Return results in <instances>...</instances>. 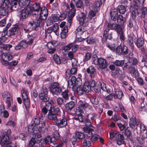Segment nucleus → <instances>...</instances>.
<instances>
[{"mask_svg": "<svg viewBox=\"0 0 147 147\" xmlns=\"http://www.w3.org/2000/svg\"><path fill=\"white\" fill-rule=\"evenodd\" d=\"M11 25L10 23L7 24L2 32V35L3 36H5L7 34L8 36H11L14 35L18 33L20 28V25L16 24L14 25L8 31H7L8 29L10 27Z\"/></svg>", "mask_w": 147, "mask_h": 147, "instance_id": "1", "label": "nucleus"}, {"mask_svg": "<svg viewBox=\"0 0 147 147\" xmlns=\"http://www.w3.org/2000/svg\"><path fill=\"white\" fill-rule=\"evenodd\" d=\"M12 47V45H1L0 47L1 49V51L3 53L2 54V59H4V61H7L10 60L12 59V55L7 53Z\"/></svg>", "mask_w": 147, "mask_h": 147, "instance_id": "2", "label": "nucleus"}, {"mask_svg": "<svg viewBox=\"0 0 147 147\" xmlns=\"http://www.w3.org/2000/svg\"><path fill=\"white\" fill-rule=\"evenodd\" d=\"M110 138L112 139L115 138V140L116 141L117 143L119 145L122 144H125V142L124 141L125 138L123 135L121 134L116 131H111L109 132Z\"/></svg>", "mask_w": 147, "mask_h": 147, "instance_id": "3", "label": "nucleus"}, {"mask_svg": "<svg viewBox=\"0 0 147 147\" xmlns=\"http://www.w3.org/2000/svg\"><path fill=\"white\" fill-rule=\"evenodd\" d=\"M61 111L60 109L57 107L56 108H52L47 115V118L50 120L54 121L57 120V116L60 114Z\"/></svg>", "mask_w": 147, "mask_h": 147, "instance_id": "4", "label": "nucleus"}, {"mask_svg": "<svg viewBox=\"0 0 147 147\" xmlns=\"http://www.w3.org/2000/svg\"><path fill=\"white\" fill-rule=\"evenodd\" d=\"M68 83L69 88H75V87H77L81 86L82 81L80 78H76L75 76H73L71 79L68 80Z\"/></svg>", "mask_w": 147, "mask_h": 147, "instance_id": "5", "label": "nucleus"}, {"mask_svg": "<svg viewBox=\"0 0 147 147\" xmlns=\"http://www.w3.org/2000/svg\"><path fill=\"white\" fill-rule=\"evenodd\" d=\"M76 36L80 38L82 40L86 39L88 36V34L87 31H84L83 27L79 26L76 29Z\"/></svg>", "mask_w": 147, "mask_h": 147, "instance_id": "6", "label": "nucleus"}, {"mask_svg": "<svg viewBox=\"0 0 147 147\" xmlns=\"http://www.w3.org/2000/svg\"><path fill=\"white\" fill-rule=\"evenodd\" d=\"M48 90L45 87L42 88V90L39 94V97L41 101L47 103L49 100V98L48 96Z\"/></svg>", "mask_w": 147, "mask_h": 147, "instance_id": "7", "label": "nucleus"}, {"mask_svg": "<svg viewBox=\"0 0 147 147\" xmlns=\"http://www.w3.org/2000/svg\"><path fill=\"white\" fill-rule=\"evenodd\" d=\"M50 90L53 94L57 95L59 94L61 91V88L57 82L53 83L50 87Z\"/></svg>", "mask_w": 147, "mask_h": 147, "instance_id": "8", "label": "nucleus"}, {"mask_svg": "<svg viewBox=\"0 0 147 147\" xmlns=\"http://www.w3.org/2000/svg\"><path fill=\"white\" fill-rule=\"evenodd\" d=\"M107 27L108 28V29H109V30L111 29L114 30L116 31L117 33L123 29L119 24L115 22L113 23H109L107 25Z\"/></svg>", "mask_w": 147, "mask_h": 147, "instance_id": "9", "label": "nucleus"}, {"mask_svg": "<svg viewBox=\"0 0 147 147\" xmlns=\"http://www.w3.org/2000/svg\"><path fill=\"white\" fill-rule=\"evenodd\" d=\"M23 0H12L11 3V9L12 11L17 10L19 7V5L21 3L23 4Z\"/></svg>", "mask_w": 147, "mask_h": 147, "instance_id": "10", "label": "nucleus"}, {"mask_svg": "<svg viewBox=\"0 0 147 147\" xmlns=\"http://www.w3.org/2000/svg\"><path fill=\"white\" fill-rule=\"evenodd\" d=\"M76 9H71L68 13L67 24L69 28L72 23V20L76 14Z\"/></svg>", "mask_w": 147, "mask_h": 147, "instance_id": "11", "label": "nucleus"}, {"mask_svg": "<svg viewBox=\"0 0 147 147\" xmlns=\"http://www.w3.org/2000/svg\"><path fill=\"white\" fill-rule=\"evenodd\" d=\"M52 105L50 102H48L45 104V106L42 109V112L40 113L41 117H43L47 113V111H49L52 109Z\"/></svg>", "mask_w": 147, "mask_h": 147, "instance_id": "12", "label": "nucleus"}, {"mask_svg": "<svg viewBox=\"0 0 147 147\" xmlns=\"http://www.w3.org/2000/svg\"><path fill=\"white\" fill-rule=\"evenodd\" d=\"M31 13V8L28 7L24 8L21 11L20 16L23 19H25L28 18L29 15Z\"/></svg>", "mask_w": 147, "mask_h": 147, "instance_id": "13", "label": "nucleus"}, {"mask_svg": "<svg viewBox=\"0 0 147 147\" xmlns=\"http://www.w3.org/2000/svg\"><path fill=\"white\" fill-rule=\"evenodd\" d=\"M56 125L59 128L65 127L67 124L66 119L65 118H60L59 119H57L55 121Z\"/></svg>", "mask_w": 147, "mask_h": 147, "instance_id": "14", "label": "nucleus"}, {"mask_svg": "<svg viewBox=\"0 0 147 147\" xmlns=\"http://www.w3.org/2000/svg\"><path fill=\"white\" fill-rule=\"evenodd\" d=\"M1 143L2 145L3 146H8L11 142L9 140V138L7 135H4L2 137L1 140L0 136V144Z\"/></svg>", "mask_w": 147, "mask_h": 147, "instance_id": "15", "label": "nucleus"}, {"mask_svg": "<svg viewBox=\"0 0 147 147\" xmlns=\"http://www.w3.org/2000/svg\"><path fill=\"white\" fill-rule=\"evenodd\" d=\"M139 124L138 120L136 118L131 117L130 119L129 124L130 127L132 129L137 128Z\"/></svg>", "mask_w": 147, "mask_h": 147, "instance_id": "16", "label": "nucleus"}, {"mask_svg": "<svg viewBox=\"0 0 147 147\" xmlns=\"http://www.w3.org/2000/svg\"><path fill=\"white\" fill-rule=\"evenodd\" d=\"M88 13V18L89 20H91L94 17L99 10V8L97 7H94Z\"/></svg>", "mask_w": 147, "mask_h": 147, "instance_id": "17", "label": "nucleus"}, {"mask_svg": "<svg viewBox=\"0 0 147 147\" xmlns=\"http://www.w3.org/2000/svg\"><path fill=\"white\" fill-rule=\"evenodd\" d=\"M87 72L91 78H94L96 75V71L94 67L90 66L86 69Z\"/></svg>", "mask_w": 147, "mask_h": 147, "instance_id": "18", "label": "nucleus"}, {"mask_svg": "<svg viewBox=\"0 0 147 147\" xmlns=\"http://www.w3.org/2000/svg\"><path fill=\"white\" fill-rule=\"evenodd\" d=\"M110 14L111 20L113 21H116L119 16L117 10L116 9H112L111 10Z\"/></svg>", "mask_w": 147, "mask_h": 147, "instance_id": "19", "label": "nucleus"}, {"mask_svg": "<svg viewBox=\"0 0 147 147\" xmlns=\"http://www.w3.org/2000/svg\"><path fill=\"white\" fill-rule=\"evenodd\" d=\"M47 45L48 48L47 52L51 54L54 53L56 49L55 48V45L53 42H49L47 43Z\"/></svg>", "mask_w": 147, "mask_h": 147, "instance_id": "20", "label": "nucleus"}, {"mask_svg": "<svg viewBox=\"0 0 147 147\" xmlns=\"http://www.w3.org/2000/svg\"><path fill=\"white\" fill-rule=\"evenodd\" d=\"M114 90L115 93L113 94L114 98H118L119 99H121L123 95L122 91L118 88H115Z\"/></svg>", "mask_w": 147, "mask_h": 147, "instance_id": "21", "label": "nucleus"}, {"mask_svg": "<svg viewBox=\"0 0 147 147\" xmlns=\"http://www.w3.org/2000/svg\"><path fill=\"white\" fill-rule=\"evenodd\" d=\"M28 47V45L24 40H21L20 43L16 46L15 49L16 50H19L22 49H25Z\"/></svg>", "mask_w": 147, "mask_h": 147, "instance_id": "22", "label": "nucleus"}, {"mask_svg": "<svg viewBox=\"0 0 147 147\" xmlns=\"http://www.w3.org/2000/svg\"><path fill=\"white\" fill-rule=\"evenodd\" d=\"M99 67L102 69H105L107 66V62L106 60L101 58H99L98 65Z\"/></svg>", "mask_w": 147, "mask_h": 147, "instance_id": "23", "label": "nucleus"}, {"mask_svg": "<svg viewBox=\"0 0 147 147\" xmlns=\"http://www.w3.org/2000/svg\"><path fill=\"white\" fill-rule=\"evenodd\" d=\"M0 6V16H5L7 14L8 11V5Z\"/></svg>", "mask_w": 147, "mask_h": 147, "instance_id": "24", "label": "nucleus"}, {"mask_svg": "<svg viewBox=\"0 0 147 147\" xmlns=\"http://www.w3.org/2000/svg\"><path fill=\"white\" fill-rule=\"evenodd\" d=\"M109 31V29H106L104 31L103 36L106 39L110 40L112 38V32Z\"/></svg>", "mask_w": 147, "mask_h": 147, "instance_id": "25", "label": "nucleus"}, {"mask_svg": "<svg viewBox=\"0 0 147 147\" xmlns=\"http://www.w3.org/2000/svg\"><path fill=\"white\" fill-rule=\"evenodd\" d=\"M34 22L36 27H40L42 26L44 23V20H43L40 17L36 19Z\"/></svg>", "mask_w": 147, "mask_h": 147, "instance_id": "26", "label": "nucleus"}, {"mask_svg": "<svg viewBox=\"0 0 147 147\" xmlns=\"http://www.w3.org/2000/svg\"><path fill=\"white\" fill-rule=\"evenodd\" d=\"M133 54L130 53L129 56L128 61L130 62L132 65L136 64L138 62L137 59L133 57Z\"/></svg>", "mask_w": 147, "mask_h": 147, "instance_id": "27", "label": "nucleus"}, {"mask_svg": "<svg viewBox=\"0 0 147 147\" xmlns=\"http://www.w3.org/2000/svg\"><path fill=\"white\" fill-rule=\"evenodd\" d=\"M91 142L89 139L88 135H87L83 141L82 145L83 147H90L91 146Z\"/></svg>", "mask_w": 147, "mask_h": 147, "instance_id": "28", "label": "nucleus"}, {"mask_svg": "<svg viewBox=\"0 0 147 147\" xmlns=\"http://www.w3.org/2000/svg\"><path fill=\"white\" fill-rule=\"evenodd\" d=\"M81 16L80 18V23L81 22L82 24L85 23H86L89 21L88 18H87L86 17V14L84 13H81Z\"/></svg>", "mask_w": 147, "mask_h": 147, "instance_id": "29", "label": "nucleus"}, {"mask_svg": "<svg viewBox=\"0 0 147 147\" xmlns=\"http://www.w3.org/2000/svg\"><path fill=\"white\" fill-rule=\"evenodd\" d=\"M75 102L71 101L67 103L65 105V107L66 110L68 111H71L75 106Z\"/></svg>", "mask_w": 147, "mask_h": 147, "instance_id": "30", "label": "nucleus"}, {"mask_svg": "<svg viewBox=\"0 0 147 147\" xmlns=\"http://www.w3.org/2000/svg\"><path fill=\"white\" fill-rule=\"evenodd\" d=\"M118 24L120 25H122L126 22V18H123V16L120 15H119V16L117 20Z\"/></svg>", "mask_w": 147, "mask_h": 147, "instance_id": "31", "label": "nucleus"}, {"mask_svg": "<svg viewBox=\"0 0 147 147\" xmlns=\"http://www.w3.org/2000/svg\"><path fill=\"white\" fill-rule=\"evenodd\" d=\"M45 141L46 144H49L50 143H53V144H55L56 143L53 138H51L50 136H47L45 139Z\"/></svg>", "mask_w": 147, "mask_h": 147, "instance_id": "32", "label": "nucleus"}, {"mask_svg": "<svg viewBox=\"0 0 147 147\" xmlns=\"http://www.w3.org/2000/svg\"><path fill=\"white\" fill-rule=\"evenodd\" d=\"M78 104L79 105V107L82 109H86L88 108L89 105L88 103L84 101H83L82 100H80Z\"/></svg>", "mask_w": 147, "mask_h": 147, "instance_id": "33", "label": "nucleus"}, {"mask_svg": "<svg viewBox=\"0 0 147 147\" xmlns=\"http://www.w3.org/2000/svg\"><path fill=\"white\" fill-rule=\"evenodd\" d=\"M83 91L86 93H88L91 90V88L88 82H86L84 84L83 87Z\"/></svg>", "mask_w": 147, "mask_h": 147, "instance_id": "34", "label": "nucleus"}, {"mask_svg": "<svg viewBox=\"0 0 147 147\" xmlns=\"http://www.w3.org/2000/svg\"><path fill=\"white\" fill-rule=\"evenodd\" d=\"M40 4L39 3H35L33 5L32 8L31 10L36 11L39 12L41 9Z\"/></svg>", "mask_w": 147, "mask_h": 147, "instance_id": "35", "label": "nucleus"}, {"mask_svg": "<svg viewBox=\"0 0 147 147\" xmlns=\"http://www.w3.org/2000/svg\"><path fill=\"white\" fill-rule=\"evenodd\" d=\"M69 91L68 90H65L64 91L62 92L61 94L62 97L65 100V102L69 99Z\"/></svg>", "mask_w": 147, "mask_h": 147, "instance_id": "36", "label": "nucleus"}, {"mask_svg": "<svg viewBox=\"0 0 147 147\" xmlns=\"http://www.w3.org/2000/svg\"><path fill=\"white\" fill-rule=\"evenodd\" d=\"M93 133L92 132L90 135V136H88L89 139L92 142L98 140L99 138V136L97 134H94L93 135Z\"/></svg>", "mask_w": 147, "mask_h": 147, "instance_id": "37", "label": "nucleus"}, {"mask_svg": "<svg viewBox=\"0 0 147 147\" xmlns=\"http://www.w3.org/2000/svg\"><path fill=\"white\" fill-rule=\"evenodd\" d=\"M75 134L77 138L79 140L84 139L86 137L83 133L80 132H76Z\"/></svg>", "mask_w": 147, "mask_h": 147, "instance_id": "38", "label": "nucleus"}, {"mask_svg": "<svg viewBox=\"0 0 147 147\" xmlns=\"http://www.w3.org/2000/svg\"><path fill=\"white\" fill-rule=\"evenodd\" d=\"M36 126L34 123L29 125L28 128V132L29 134L33 133L35 131Z\"/></svg>", "mask_w": 147, "mask_h": 147, "instance_id": "39", "label": "nucleus"}, {"mask_svg": "<svg viewBox=\"0 0 147 147\" xmlns=\"http://www.w3.org/2000/svg\"><path fill=\"white\" fill-rule=\"evenodd\" d=\"M118 10L120 13L123 14L126 11V8L125 6L121 5L118 6Z\"/></svg>", "mask_w": 147, "mask_h": 147, "instance_id": "40", "label": "nucleus"}, {"mask_svg": "<svg viewBox=\"0 0 147 147\" xmlns=\"http://www.w3.org/2000/svg\"><path fill=\"white\" fill-rule=\"evenodd\" d=\"M144 41L142 38H138L137 40L136 44L138 48L142 47L144 45Z\"/></svg>", "mask_w": 147, "mask_h": 147, "instance_id": "41", "label": "nucleus"}, {"mask_svg": "<svg viewBox=\"0 0 147 147\" xmlns=\"http://www.w3.org/2000/svg\"><path fill=\"white\" fill-rule=\"evenodd\" d=\"M139 6V5L138 3L135 1H133L131 3L130 8L132 9H137Z\"/></svg>", "mask_w": 147, "mask_h": 147, "instance_id": "42", "label": "nucleus"}, {"mask_svg": "<svg viewBox=\"0 0 147 147\" xmlns=\"http://www.w3.org/2000/svg\"><path fill=\"white\" fill-rule=\"evenodd\" d=\"M34 138L36 140V143H39L41 142L42 138L40 134H36L35 135Z\"/></svg>", "mask_w": 147, "mask_h": 147, "instance_id": "43", "label": "nucleus"}, {"mask_svg": "<svg viewBox=\"0 0 147 147\" xmlns=\"http://www.w3.org/2000/svg\"><path fill=\"white\" fill-rule=\"evenodd\" d=\"M90 101L92 104L95 105H97L98 103V98L95 96H93L91 97Z\"/></svg>", "mask_w": 147, "mask_h": 147, "instance_id": "44", "label": "nucleus"}, {"mask_svg": "<svg viewBox=\"0 0 147 147\" xmlns=\"http://www.w3.org/2000/svg\"><path fill=\"white\" fill-rule=\"evenodd\" d=\"M65 100L64 101L63 99L61 97H59L57 98V103L59 106H62L65 105Z\"/></svg>", "mask_w": 147, "mask_h": 147, "instance_id": "45", "label": "nucleus"}, {"mask_svg": "<svg viewBox=\"0 0 147 147\" xmlns=\"http://www.w3.org/2000/svg\"><path fill=\"white\" fill-rule=\"evenodd\" d=\"M53 59L56 63L57 64H60L61 63V61L59 57L57 54H55L53 57Z\"/></svg>", "mask_w": 147, "mask_h": 147, "instance_id": "46", "label": "nucleus"}, {"mask_svg": "<svg viewBox=\"0 0 147 147\" xmlns=\"http://www.w3.org/2000/svg\"><path fill=\"white\" fill-rule=\"evenodd\" d=\"M124 63V60H116L114 63L115 65L119 67L122 66Z\"/></svg>", "mask_w": 147, "mask_h": 147, "instance_id": "47", "label": "nucleus"}, {"mask_svg": "<svg viewBox=\"0 0 147 147\" xmlns=\"http://www.w3.org/2000/svg\"><path fill=\"white\" fill-rule=\"evenodd\" d=\"M124 134L127 137H130L131 134V132L130 131L129 127H127L124 130Z\"/></svg>", "mask_w": 147, "mask_h": 147, "instance_id": "48", "label": "nucleus"}, {"mask_svg": "<svg viewBox=\"0 0 147 147\" xmlns=\"http://www.w3.org/2000/svg\"><path fill=\"white\" fill-rule=\"evenodd\" d=\"M142 14L141 15V17L144 18L145 16L147 14V8L146 7H142L141 9Z\"/></svg>", "mask_w": 147, "mask_h": 147, "instance_id": "49", "label": "nucleus"}, {"mask_svg": "<svg viewBox=\"0 0 147 147\" xmlns=\"http://www.w3.org/2000/svg\"><path fill=\"white\" fill-rule=\"evenodd\" d=\"M117 34L120 36V38L121 40L124 41L125 40V36L124 35V32L123 31V29L117 33Z\"/></svg>", "mask_w": 147, "mask_h": 147, "instance_id": "50", "label": "nucleus"}, {"mask_svg": "<svg viewBox=\"0 0 147 147\" xmlns=\"http://www.w3.org/2000/svg\"><path fill=\"white\" fill-rule=\"evenodd\" d=\"M36 141L35 139L32 138L30 140L29 143V147H34V145H36Z\"/></svg>", "mask_w": 147, "mask_h": 147, "instance_id": "51", "label": "nucleus"}, {"mask_svg": "<svg viewBox=\"0 0 147 147\" xmlns=\"http://www.w3.org/2000/svg\"><path fill=\"white\" fill-rule=\"evenodd\" d=\"M99 58L97 56L92 57V62L95 65H98Z\"/></svg>", "mask_w": 147, "mask_h": 147, "instance_id": "52", "label": "nucleus"}, {"mask_svg": "<svg viewBox=\"0 0 147 147\" xmlns=\"http://www.w3.org/2000/svg\"><path fill=\"white\" fill-rule=\"evenodd\" d=\"M40 11L39 15L48 14V10L45 7H42Z\"/></svg>", "mask_w": 147, "mask_h": 147, "instance_id": "53", "label": "nucleus"}, {"mask_svg": "<svg viewBox=\"0 0 147 147\" xmlns=\"http://www.w3.org/2000/svg\"><path fill=\"white\" fill-rule=\"evenodd\" d=\"M122 53L121 54L126 55L129 52V50L127 47L125 46H122L121 49Z\"/></svg>", "mask_w": 147, "mask_h": 147, "instance_id": "54", "label": "nucleus"}, {"mask_svg": "<svg viewBox=\"0 0 147 147\" xmlns=\"http://www.w3.org/2000/svg\"><path fill=\"white\" fill-rule=\"evenodd\" d=\"M31 14L32 15L33 17L35 18V19L39 18V12H36L35 11L31 10Z\"/></svg>", "mask_w": 147, "mask_h": 147, "instance_id": "55", "label": "nucleus"}, {"mask_svg": "<svg viewBox=\"0 0 147 147\" xmlns=\"http://www.w3.org/2000/svg\"><path fill=\"white\" fill-rule=\"evenodd\" d=\"M78 94L80 95H81L84 93L83 88H81L80 86L76 87V88Z\"/></svg>", "mask_w": 147, "mask_h": 147, "instance_id": "56", "label": "nucleus"}, {"mask_svg": "<svg viewBox=\"0 0 147 147\" xmlns=\"http://www.w3.org/2000/svg\"><path fill=\"white\" fill-rule=\"evenodd\" d=\"M53 32L56 33L58 30L59 26L57 23H55L53 26H51Z\"/></svg>", "mask_w": 147, "mask_h": 147, "instance_id": "57", "label": "nucleus"}, {"mask_svg": "<svg viewBox=\"0 0 147 147\" xmlns=\"http://www.w3.org/2000/svg\"><path fill=\"white\" fill-rule=\"evenodd\" d=\"M60 138V136L59 132L57 131H55L54 133L53 137L54 140H57Z\"/></svg>", "mask_w": 147, "mask_h": 147, "instance_id": "58", "label": "nucleus"}, {"mask_svg": "<svg viewBox=\"0 0 147 147\" xmlns=\"http://www.w3.org/2000/svg\"><path fill=\"white\" fill-rule=\"evenodd\" d=\"M9 4L8 1L7 0H0V6L8 5Z\"/></svg>", "mask_w": 147, "mask_h": 147, "instance_id": "59", "label": "nucleus"}, {"mask_svg": "<svg viewBox=\"0 0 147 147\" xmlns=\"http://www.w3.org/2000/svg\"><path fill=\"white\" fill-rule=\"evenodd\" d=\"M89 127L87 126L84 127L83 128V129L85 132L89 133V135H90V133L92 131V129L90 128Z\"/></svg>", "mask_w": 147, "mask_h": 147, "instance_id": "60", "label": "nucleus"}, {"mask_svg": "<svg viewBox=\"0 0 147 147\" xmlns=\"http://www.w3.org/2000/svg\"><path fill=\"white\" fill-rule=\"evenodd\" d=\"M92 56V54H91L89 53H86L85 56V57L84 59V62L87 61L90 59Z\"/></svg>", "mask_w": 147, "mask_h": 147, "instance_id": "61", "label": "nucleus"}, {"mask_svg": "<svg viewBox=\"0 0 147 147\" xmlns=\"http://www.w3.org/2000/svg\"><path fill=\"white\" fill-rule=\"evenodd\" d=\"M72 45L71 50L72 52H76L77 51L78 48V45L76 44H74L73 43H71Z\"/></svg>", "mask_w": 147, "mask_h": 147, "instance_id": "62", "label": "nucleus"}, {"mask_svg": "<svg viewBox=\"0 0 147 147\" xmlns=\"http://www.w3.org/2000/svg\"><path fill=\"white\" fill-rule=\"evenodd\" d=\"M83 112V111L81 107H78L76 109V113L77 115H81Z\"/></svg>", "mask_w": 147, "mask_h": 147, "instance_id": "63", "label": "nucleus"}, {"mask_svg": "<svg viewBox=\"0 0 147 147\" xmlns=\"http://www.w3.org/2000/svg\"><path fill=\"white\" fill-rule=\"evenodd\" d=\"M76 6L77 8H82L83 7L82 1L81 0H79L76 3Z\"/></svg>", "mask_w": 147, "mask_h": 147, "instance_id": "64", "label": "nucleus"}]
</instances>
